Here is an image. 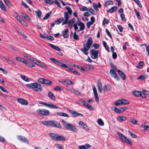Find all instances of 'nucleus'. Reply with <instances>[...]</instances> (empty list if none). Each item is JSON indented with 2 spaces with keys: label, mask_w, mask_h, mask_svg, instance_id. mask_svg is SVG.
Instances as JSON below:
<instances>
[{
  "label": "nucleus",
  "mask_w": 149,
  "mask_h": 149,
  "mask_svg": "<svg viewBox=\"0 0 149 149\" xmlns=\"http://www.w3.org/2000/svg\"><path fill=\"white\" fill-rule=\"evenodd\" d=\"M15 58L16 60L18 61L22 62L25 64L26 63V62H27V61L23 58L19 57H16Z\"/></svg>",
  "instance_id": "18"
},
{
  "label": "nucleus",
  "mask_w": 149,
  "mask_h": 149,
  "mask_svg": "<svg viewBox=\"0 0 149 149\" xmlns=\"http://www.w3.org/2000/svg\"><path fill=\"white\" fill-rule=\"evenodd\" d=\"M37 112L39 114L45 116L49 115V111L45 109H39L37 110Z\"/></svg>",
  "instance_id": "8"
},
{
  "label": "nucleus",
  "mask_w": 149,
  "mask_h": 149,
  "mask_svg": "<svg viewBox=\"0 0 149 149\" xmlns=\"http://www.w3.org/2000/svg\"><path fill=\"white\" fill-rule=\"evenodd\" d=\"M53 121H43L42 123L45 126L48 127H52Z\"/></svg>",
  "instance_id": "11"
},
{
  "label": "nucleus",
  "mask_w": 149,
  "mask_h": 149,
  "mask_svg": "<svg viewBox=\"0 0 149 149\" xmlns=\"http://www.w3.org/2000/svg\"><path fill=\"white\" fill-rule=\"evenodd\" d=\"M65 138L62 135H58L57 141H65Z\"/></svg>",
  "instance_id": "20"
},
{
  "label": "nucleus",
  "mask_w": 149,
  "mask_h": 149,
  "mask_svg": "<svg viewBox=\"0 0 149 149\" xmlns=\"http://www.w3.org/2000/svg\"><path fill=\"white\" fill-rule=\"evenodd\" d=\"M52 125V127H55L58 128H60L61 127V125L59 123L55 121H53Z\"/></svg>",
  "instance_id": "17"
},
{
  "label": "nucleus",
  "mask_w": 149,
  "mask_h": 149,
  "mask_svg": "<svg viewBox=\"0 0 149 149\" xmlns=\"http://www.w3.org/2000/svg\"><path fill=\"white\" fill-rule=\"evenodd\" d=\"M18 139L21 142L27 143V144L29 143V141L25 137L23 136H17Z\"/></svg>",
  "instance_id": "13"
},
{
  "label": "nucleus",
  "mask_w": 149,
  "mask_h": 149,
  "mask_svg": "<svg viewBox=\"0 0 149 149\" xmlns=\"http://www.w3.org/2000/svg\"><path fill=\"white\" fill-rule=\"evenodd\" d=\"M26 63H25V64H26L29 66H31V67H33L35 66V65L33 64L29 61H27V62H26Z\"/></svg>",
  "instance_id": "58"
},
{
  "label": "nucleus",
  "mask_w": 149,
  "mask_h": 149,
  "mask_svg": "<svg viewBox=\"0 0 149 149\" xmlns=\"http://www.w3.org/2000/svg\"><path fill=\"white\" fill-rule=\"evenodd\" d=\"M134 1L135 2L138 4L140 8H142V6L141 4L140 3V1L139 0H134Z\"/></svg>",
  "instance_id": "63"
},
{
  "label": "nucleus",
  "mask_w": 149,
  "mask_h": 149,
  "mask_svg": "<svg viewBox=\"0 0 149 149\" xmlns=\"http://www.w3.org/2000/svg\"><path fill=\"white\" fill-rule=\"evenodd\" d=\"M80 10L81 11H88V8L85 6H83L82 8H79Z\"/></svg>",
  "instance_id": "62"
},
{
  "label": "nucleus",
  "mask_w": 149,
  "mask_h": 149,
  "mask_svg": "<svg viewBox=\"0 0 149 149\" xmlns=\"http://www.w3.org/2000/svg\"><path fill=\"white\" fill-rule=\"evenodd\" d=\"M17 101L19 103L22 105H26L28 104L27 101L22 98H18Z\"/></svg>",
  "instance_id": "10"
},
{
  "label": "nucleus",
  "mask_w": 149,
  "mask_h": 149,
  "mask_svg": "<svg viewBox=\"0 0 149 149\" xmlns=\"http://www.w3.org/2000/svg\"><path fill=\"white\" fill-rule=\"evenodd\" d=\"M110 64L111 68H113V69H111L110 70V73L111 76L116 79L117 80H119L120 77L116 73L117 68L113 63H111Z\"/></svg>",
  "instance_id": "4"
},
{
  "label": "nucleus",
  "mask_w": 149,
  "mask_h": 149,
  "mask_svg": "<svg viewBox=\"0 0 149 149\" xmlns=\"http://www.w3.org/2000/svg\"><path fill=\"white\" fill-rule=\"evenodd\" d=\"M48 96L52 100H54L55 99V96L54 94L51 92L48 93Z\"/></svg>",
  "instance_id": "25"
},
{
  "label": "nucleus",
  "mask_w": 149,
  "mask_h": 149,
  "mask_svg": "<svg viewBox=\"0 0 149 149\" xmlns=\"http://www.w3.org/2000/svg\"><path fill=\"white\" fill-rule=\"evenodd\" d=\"M24 56L27 60L30 61L32 62V60L34 59V58L28 55H24Z\"/></svg>",
  "instance_id": "32"
},
{
  "label": "nucleus",
  "mask_w": 149,
  "mask_h": 149,
  "mask_svg": "<svg viewBox=\"0 0 149 149\" xmlns=\"http://www.w3.org/2000/svg\"><path fill=\"white\" fill-rule=\"evenodd\" d=\"M61 121L66 130L74 132H77V129L74 125L69 123L63 120H61Z\"/></svg>",
  "instance_id": "3"
},
{
  "label": "nucleus",
  "mask_w": 149,
  "mask_h": 149,
  "mask_svg": "<svg viewBox=\"0 0 149 149\" xmlns=\"http://www.w3.org/2000/svg\"><path fill=\"white\" fill-rule=\"evenodd\" d=\"M113 3L112 1H106L105 3L104 4V6L105 7H107L109 5H113Z\"/></svg>",
  "instance_id": "26"
},
{
  "label": "nucleus",
  "mask_w": 149,
  "mask_h": 149,
  "mask_svg": "<svg viewBox=\"0 0 149 149\" xmlns=\"http://www.w3.org/2000/svg\"><path fill=\"white\" fill-rule=\"evenodd\" d=\"M77 23L79 26H80L79 29L80 31H83L85 28V25L84 24L80 21H77Z\"/></svg>",
  "instance_id": "15"
},
{
  "label": "nucleus",
  "mask_w": 149,
  "mask_h": 149,
  "mask_svg": "<svg viewBox=\"0 0 149 149\" xmlns=\"http://www.w3.org/2000/svg\"><path fill=\"white\" fill-rule=\"evenodd\" d=\"M35 13L36 14L38 17L39 19H41L40 16L42 14L41 11L40 10H38V11H36Z\"/></svg>",
  "instance_id": "41"
},
{
  "label": "nucleus",
  "mask_w": 149,
  "mask_h": 149,
  "mask_svg": "<svg viewBox=\"0 0 149 149\" xmlns=\"http://www.w3.org/2000/svg\"><path fill=\"white\" fill-rule=\"evenodd\" d=\"M66 70L72 73H73V72L74 71V69L70 67H68Z\"/></svg>",
  "instance_id": "64"
},
{
  "label": "nucleus",
  "mask_w": 149,
  "mask_h": 149,
  "mask_svg": "<svg viewBox=\"0 0 149 149\" xmlns=\"http://www.w3.org/2000/svg\"><path fill=\"white\" fill-rule=\"evenodd\" d=\"M147 77V76L145 75H141L138 77V79L144 80Z\"/></svg>",
  "instance_id": "46"
},
{
  "label": "nucleus",
  "mask_w": 149,
  "mask_h": 149,
  "mask_svg": "<svg viewBox=\"0 0 149 149\" xmlns=\"http://www.w3.org/2000/svg\"><path fill=\"white\" fill-rule=\"evenodd\" d=\"M73 38L75 40H78L79 39V36L76 34V32H75L74 33L73 36Z\"/></svg>",
  "instance_id": "60"
},
{
  "label": "nucleus",
  "mask_w": 149,
  "mask_h": 149,
  "mask_svg": "<svg viewBox=\"0 0 149 149\" xmlns=\"http://www.w3.org/2000/svg\"><path fill=\"white\" fill-rule=\"evenodd\" d=\"M38 81L39 83L44 84H46L48 85H51L52 83V81L48 79L44 78H40L38 80Z\"/></svg>",
  "instance_id": "6"
},
{
  "label": "nucleus",
  "mask_w": 149,
  "mask_h": 149,
  "mask_svg": "<svg viewBox=\"0 0 149 149\" xmlns=\"http://www.w3.org/2000/svg\"><path fill=\"white\" fill-rule=\"evenodd\" d=\"M88 11L90 12L91 13L93 14V15H96V13L94 11V10H93V9L91 8H89L88 10Z\"/></svg>",
  "instance_id": "44"
},
{
  "label": "nucleus",
  "mask_w": 149,
  "mask_h": 149,
  "mask_svg": "<svg viewBox=\"0 0 149 149\" xmlns=\"http://www.w3.org/2000/svg\"><path fill=\"white\" fill-rule=\"evenodd\" d=\"M99 79L97 81L98 88L99 91L100 93H101L102 91V84L101 82L100 81Z\"/></svg>",
  "instance_id": "19"
},
{
  "label": "nucleus",
  "mask_w": 149,
  "mask_h": 149,
  "mask_svg": "<svg viewBox=\"0 0 149 149\" xmlns=\"http://www.w3.org/2000/svg\"><path fill=\"white\" fill-rule=\"evenodd\" d=\"M58 65H59L61 66L64 68H68V66L67 65L64 64L60 61V63L58 64Z\"/></svg>",
  "instance_id": "47"
},
{
  "label": "nucleus",
  "mask_w": 149,
  "mask_h": 149,
  "mask_svg": "<svg viewBox=\"0 0 149 149\" xmlns=\"http://www.w3.org/2000/svg\"><path fill=\"white\" fill-rule=\"evenodd\" d=\"M48 45H49L51 47L55 49L56 50L58 51H61V49L60 48L57 47L53 45H52L50 43H49Z\"/></svg>",
  "instance_id": "30"
},
{
  "label": "nucleus",
  "mask_w": 149,
  "mask_h": 149,
  "mask_svg": "<svg viewBox=\"0 0 149 149\" xmlns=\"http://www.w3.org/2000/svg\"><path fill=\"white\" fill-rule=\"evenodd\" d=\"M49 135L53 139L57 141L58 134L54 133H49Z\"/></svg>",
  "instance_id": "16"
},
{
  "label": "nucleus",
  "mask_w": 149,
  "mask_h": 149,
  "mask_svg": "<svg viewBox=\"0 0 149 149\" xmlns=\"http://www.w3.org/2000/svg\"><path fill=\"white\" fill-rule=\"evenodd\" d=\"M133 93L134 95L137 97L140 96L141 95V92L137 91H134Z\"/></svg>",
  "instance_id": "35"
},
{
  "label": "nucleus",
  "mask_w": 149,
  "mask_h": 149,
  "mask_svg": "<svg viewBox=\"0 0 149 149\" xmlns=\"http://www.w3.org/2000/svg\"><path fill=\"white\" fill-rule=\"evenodd\" d=\"M93 91L94 93V95H97V91L96 89V88L95 87V86H93Z\"/></svg>",
  "instance_id": "56"
},
{
  "label": "nucleus",
  "mask_w": 149,
  "mask_h": 149,
  "mask_svg": "<svg viewBox=\"0 0 149 149\" xmlns=\"http://www.w3.org/2000/svg\"><path fill=\"white\" fill-rule=\"evenodd\" d=\"M98 124L100 125L101 126H104V123L102 120V119L100 118H99L98 120Z\"/></svg>",
  "instance_id": "48"
},
{
  "label": "nucleus",
  "mask_w": 149,
  "mask_h": 149,
  "mask_svg": "<svg viewBox=\"0 0 149 149\" xmlns=\"http://www.w3.org/2000/svg\"><path fill=\"white\" fill-rule=\"evenodd\" d=\"M26 86L28 88H31L37 92H40L42 90V86L38 83L36 82L27 84L26 85Z\"/></svg>",
  "instance_id": "2"
},
{
  "label": "nucleus",
  "mask_w": 149,
  "mask_h": 149,
  "mask_svg": "<svg viewBox=\"0 0 149 149\" xmlns=\"http://www.w3.org/2000/svg\"><path fill=\"white\" fill-rule=\"evenodd\" d=\"M122 104H129V102L127 100L124 99H121Z\"/></svg>",
  "instance_id": "36"
},
{
  "label": "nucleus",
  "mask_w": 149,
  "mask_h": 149,
  "mask_svg": "<svg viewBox=\"0 0 149 149\" xmlns=\"http://www.w3.org/2000/svg\"><path fill=\"white\" fill-rule=\"evenodd\" d=\"M44 2L47 4L52 5L53 4V0H45Z\"/></svg>",
  "instance_id": "40"
},
{
  "label": "nucleus",
  "mask_w": 149,
  "mask_h": 149,
  "mask_svg": "<svg viewBox=\"0 0 149 149\" xmlns=\"http://www.w3.org/2000/svg\"><path fill=\"white\" fill-rule=\"evenodd\" d=\"M20 76L21 77L24 81H29V78L25 76V75H23L21 74H20Z\"/></svg>",
  "instance_id": "38"
},
{
  "label": "nucleus",
  "mask_w": 149,
  "mask_h": 149,
  "mask_svg": "<svg viewBox=\"0 0 149 149\" xmlns=\"http://www.w3.org/2000/svg\"><path fill=\"white\" fill-rule=\"evenodd\" d=\"M32 62L40 66L41 63L37 61L35 58H34V59L32 60Z\"/></svg>",
  "instance_id": "42"
},
{
  "label": "nucleus",
  "mask_w": 149,
  "mask_h": 149,
  "mask_svg": "<svg viewBox=\"0 0 149 149\" xmlns=\"http://www.w3.org/2000/svg\"><path fill=\"white\" fill-rule=\"evenodd\" d=\"M54 3L56 4L58 7H60V8H61V5L60 3L58 1V0H53V3Z\"/></svg>",
  "instance_id": "45"
},
{
  "label": "nucleus",
  "mask_w": 149,
  "mask_h": 149,
  "mask_svg": "<svg viewBox=\"0 0 149 149\" xmlns=\"http://www.w3.org/2000/svg\"><path fill=\"white\" fill-rule=\"evenodd\" d=\"M64 33L63 35V36L64 38H67L69 36L68 32L69 30L68 29H66L64 30Z\"/></svg>",
  "instance_id": "23"
},
{
  "label": "nucleus",
  "mask_w": 149,
  "mask_h": 149,
  "mask_svg": "<svg viewBox=\"0 0 149 149\" xmlns=\"http://www.w3.org/2000/svg\"><path fill=\"white\" fill-rule=\"evenodd\" d=\"M111 87L110 84H108L107 85H105L103 88V90L104 91H107L111 89Z\"/></svg>",
  "instance_id": "33"
},
{
  "label": "nucleus",
  "mask_w": 149,
  "mask_h": 149,
  "mask_svg": "<svg viewBox=\"0 0 149 149\" xmlns=\"http://www.w3.org/2000/svg\"><path fill=\"white\" fill-rule=\"evenodd\" d=\"M21 14H22V16L27 21L30 20L29 17L26 14L24 13H21Z\"/></svg>",
  "instance_id": "31"
},
{
  "label": "nucleus",
  "mask_w": 149,
  "mask_h": 149,
  "mask_svg": "<svg viewBox=\"0 0 149 149\" xmlns=\"http://www.w3.org/2000/svg\"><path fill=\"white\" fill-rule=\"evenodd\" d=\"M0 7L1 8L2 10L4 11L6 10V8L4 6L3 3L0 0Z\"/></svg>",
  "instance_id": "28"
},
{
  "label": "nucleus",
  "mask_w": 149,
  "mask_h": 149,
  "mask_svg": "<svg viewBox=\"0 0 149 149\" xmlns=\"http://www.w3.org/2000/svg\"><path fill=\"white\" fill-rule=\"evenodd\" d=\"M99 51H96L95 49H92L91 51V57L93 59H96L98 58Z\"/></svg>",
  "instance_id": "7"
},
{
  "label": "nucleus",
  "mask_w": 149,
  "mask_h": 149,
  "mask_svg": "<svg viewBox=\"0 0 149 149\" xmlns=\"http://www.w3.org/2000/svg\"><path fill=\"white\" fill-rule=\"evenodd\" d=\"M109 21L108 19H107L106 18H104V19L102 24L103 25L105 24H107L109 23Z\"/></svg>",
  "instance_id": "54"
},
{
  "label": "nucleus",
  "mask_w": 149,
  "mask_h": 149,
  "mask_svg": "<svg viewBox=\"0 0 149 149\" xmlns=\"http://www.w3.org/2000/svg\"><path fill=\"white\" fill-rule=\"evenodd\" d=\"M72 92L78 95L81 94V93L77 91L74 88L73 89V90L72 91Z\"/></svg>",
  "instance_id": "61"
},
{
  "label": "nucleus",
  "mask_w": 149,
  "mask_h": 149,
  "mask_svg": "<svg viewBox=\"0 0 149 149\" xmlns=\"http://www.w3.org/2000/svg\"><path fill=\"white\" fill-rule=\"evenodd\" d=\"M64 17L65 19H68L70 17V16L68 12L66 11H65L64 13Z\"/></svg>",
  "instance_id": "51"
},
{
  "label": "nucleus",
  "mask_w": 149,
  "mask_h": 149,
  "mask_svg": "<svg viewBox=\"0 0 149 149\" xmlns=\"http://www.w3.org/2000/svg\"><path fill=\"white\" fill-rule=\"evenodd\" d=\"M64 19V18L63 17L60 18L57 20L55 21V23L56 24H59L63 21Z\"/></svg>",
  "instance_id": "24"
},
{
  "label": "nucleus",
  "mask_w": 149,
  "mask_h": 149,
  "mask_svg": "<svg viewBox=\"0 0 149 149\" xmlns=\"http://www.w3.org/2000/svg\"><path fill=\"white\" fill-rule=\"evenodd\" d=\"M103 43L104 47L106 49L107 51L108 52H109V49L108 45L107 44V43L104 41H103Z\"/></svg>",
  "instance_id": "37"
},
{
  "label": "nucleus",
  "mask_w": 149,
  "mask_h": 149,
  "mask_svg": "<svg viewBox=\"0 0 149 149\" xmlns=\"http://www.w3.org/2000/svg\"><path fill=\"white\" fill-rule=\"evenodd\" d=\"M141 127L143 128L144 130H149V126L143 125Z\"/></svg>",
  "instance_id": "59"
},
{
  "label": "nucleus",
  "mask_w": 149,
  "mask_h": 149,
  "mask_svg": "<svg viewBox=\"0 0 149 149\" xmlns=\"http://www.w3.org/2000/svg\"><path fill=\"white\" fill-rule=\"evenodd\" d=\"M46 38L50 41H53L54 40V38L52 36H49L48 34L47 35Z\"/></svg>",
  "instance_id": "49"
},
{
  "label": "nucleus",
  "mask_w": 149,
  "mask_h": 149,
  "mask_svg": "<svg viewBox=\"0 0 149 149\" xmlns=\"http://www.w3.org/2000/svg\"><path fill=\"white\" fill-rule=\"evenodd\" d=\"M5 3L9 7L11 6L10 2L8 0H3Z\"/></svg>",
  "instance_id": "57"
},
{
  "label": "nucleus",
  "mask_w": 149,
  "mask_h": 149,
  "mask_svg": "<svg viewBox=\"0 0 149 149\" xmlns=\"http://www.w3.org/2000/svg\"><path fill=\"white\" fill-rule=\"evenodd\" d=\"M128 132L129 133L130 135L132 137L134 138H135L137 136L133 133L132 132L130 131L129 130H128Z\"/></svg>",
  "instance_id": "52"
},
{
  "label": "nucleus",
  "mask_w": 149,
  "mask_h": 149,
  "mask_svg": "<svg viewBox=\"0 0 149 149\" xmlns=\"http://www.w3.org/2000/svg\"><path fill=\"white\" fill-rule=\"evenodd\" d=\"M114 104L116 106H118L122 105L121 101L120 100H118L114 103Z\"/></svg>",
  "instance_id": "55"
},
{
  "label": "nucleus",
  "mask_w": 149,
  "mask_h": 149,
  "mask_svg": "<svg viewBox=\"0 0 149 149\" xmlns=\"http://www.w3.org/2000/svg\"><path fill=\"white\" fill-rule=\"evenodd\" d=\"M65 8L68 11V13L70 15H71L72 14V11L70 7L68 6H66L65 7Z\"/></svg>",
  "instance_id": "39"
},
{
  "label": "nucleus",
  "mask_w": 149,
  "mask_h": 149,
  "mask_svg": "<svg viewBox=\"0 0 149 149\" xmlns=\"http://www.w3.org/2000/svg\"><path fill=\"white\" fill-rule=\"evenodd\" d=\"M65 81H66L65 83V85H73L74 84L73 82L70 80H66Z\"/></svg>",
  "instance_id": "43"
},
{
  "label": "nucleus",
  "mask_w": 149,
  "mask_h": 149,
  "mask_svg": "<svg viewBox=\"0 0 149 149\" xmlns=\"http://www.w3.org/2000/svg\"><path fill=\"white\" fill-rule=\"evenodd\" d=\"M117 119L120 122H122L126 120L127 118L125 116H118Z\"/></svg>",
  "instance_id": "21"
},
{
  "label": "nucleus",
  "mask_w": 149,
  "mask_h": 149,
  "mask_svg": "<svg viewBox=\"0 0 149 149\" xmlns=\"http://www.w3.org/2000/svg\"><path fill=\"white\" fill-rule=\"evenodd\" d=\"M79 125L81 126L83 129L87 131H89V129L87 126L83 122L81 121H79Z\"/></svg>",
  "instance_id": "9"
},
{
  "label": "nucleus",
  "mask_w": 149,
  "mask_h": 149,
  "mask_svg": "<svg viewBox=\"0 0 149 149\" xmlns=\"http://www.w3.org/2000/svg\"><path fill=\"white\" fill-rule=\"evenodd\" d=\"M117 7L114 6L108 10V12L110 13H112L117 10Z\"/></svg>",
  "instance_id": "29"
},
{
  "label": "nucleus",
  "mask_w": 149,
  "mask_h": 149,
  "mask_svg": "<svg viewBox=\"0 0 149 149\" xmlns=\"http://www.w3.org/2000/svg\"><path fill=\"white\" fill-rule=\"evenodd\" d=\"M117 71L118 74L122 79H123V80H125L126 79V77L125 73L120 70H118Z\"/></svg>",
  "instance_id": "12"
},
{
  "label": "nucleus",
  "mask_w": 149,
  "mask_h": 149,
  "mask_svg": "<svg viewBox=\"0 0 149 149\" xmlns=\"http://www.w3.org/2000/svg\"><path fill=\"white\" fill-rule=\"evenodd\" d=\"M83 105L85 107H86L91 110L94 111L95 110V109L92 107L91 106L90 104L84 103Z\"/></svg>",
  "instance_id": "22"
},
{
  "label": "nucleus",
  "mask_w": 149,
  "mask_h": 149,
  "mask_svg": "<svg viewBox=\"0 0 149 149\" xmlns=\"http://www.w3.org/2000/svg\"><path fill=\"white\" fill-rule=\"evenodd\" d=\"M144 63L142 61H140L138 65L137 66V68H141L143 65Z\"/></svg>",
  "instance_id": "50"
},
{
  "label": "nucleus",
  "mask_w": 149,
  "mask_h": 149,
  "mask_svg": "<svg viewBox=\"0 0 149 149\" xmlns=\"http://www.w3.org/2000/svg\"><path fill=\"white\" fill-rule=\"evenodd\" d=\"M52 13V11H51L47 13L44 17L43 19L44 20H46L48 19L50 16V15Z\"/></svg>",
  "instance_id": "34"
},
{
  "label": "nucleus",
  "mask_w": 149,
  "mask_h": 149,
  "mask_svg": "<svg viewBox=\"0 0 149 149\" xmlns=\"http://www.w3.org/2000/svg\"><path fill=\"white\" fill-rule=\"evenodd\" d=\"M69 112L71 113L72 116L73 117H75L78 116H82L83 115L80 113L74 111L72 110H69Z\"/></svg>",
  "instance_id": "14"
},
{
  "label": "nucleus",
  "mask_w": 149,
  "mask_h": 149,
  "mask_svg": "<svg viewBox=\"0 0 149 149\" xmlns=\"http://www.w3.org/2000/svg\"><path fill=\"white\" fill-rule=\"evenodd\" d=\"M93 40L92 38L89 37L87 42L83 45V48L81 49V51L85 55H88V51L90 49Z\"/></svg>",
  "instance_id": "1"
},
{
  "label": "nucleus",
  "mask_w": 149,
  "mask_h": 149,
  "mask_svg": "<svg viewBox=\"0 0 149 149\" xmlns=\"http://www.w3.org/2000/svg\"><path fill=\"white\" fill-rule=\"evenodd\" d=\"M114 109V111L116 113H120L122 112V110H120V109H119L117 107H115Z\"/></svg>",
  "instance_id": "53"
},
{
  "label": "nucleus",
  "mask_w": 149,
  "mask_h": 149,
  "mask_svg": "<svg viewBox=\"0 0 149 149\" xmlns=\"http://www.w3.org/2000/svg\"><path fill=\"white\" fill-rule=\"evenodd\" d=\"M51 61H52L54 63L57 65H58V64L60 63V61L57 60L56 59L54 58H51L49 59Z\"/></svg>",
  "instance_id": "27"
},
{
  "label": "nucleus",
  "mask_w": 149,
  "mask_h": 149,
  "mask_svg": "<svg viewBox=\"0 0 149 149\" xmlns=\"http://www.w3.org/2000/svg\"><path fill=\"white\" fill-rule=\"evenodd\" d=\"M117 133L124 142L130 145H132V142L130 139L127 138L119 132H118Z\"/></svg>",
  "instance_id": "5"
}]
</instances>
